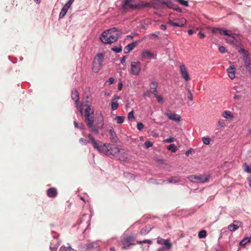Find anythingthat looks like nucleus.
Wrapping results in <instances>:
<instances>
[{"label": "nucleus", "instance_id": "1", "mask_svg": "<svg viewBox=\"0 0 251 251\" xmlns=\"http://www.w3.org/2000/svg\"><path fill=\"white\" fill-rule=\"evenodd\" d=\"M72 99L75 102L76 107L82 115H83L84 121L90 130L96 134L99 133V128H101L103 126V118L101 114L100 115V123L96 126L94 125V109L91 108L90 105L82 104L79 105L78 92L76 89L72 91Z\"/></svg>", "mask_w": 251, "mask_h": 251}, {"label": "nucleus", "instance_id": "2", "mask_svg": "<svg viewBox=\"0 0 251 251\" xmlns=\"http://www.w3.org/2000/svg\"><path fill=\"white\" fill-rule=\"evenodd\" d=\"M119 37V31L113 27L103 31L100 36V40L104 44H111L116 42Z\"/></svg>", "mask_w": 251, "mask_h": 251}, {"label": "nucleus", "instance_id": "3", "mask_svg": "<svg viewBox=\"0 0 251 251\" xmlns=\"http://www.w3.org/2000/svg\"><path fill=\"white\" fill-rule=\"evenodd\" d=\"M104 55L102 53L96 54L92 62V70L93 73H98L101 69L104 62Z\"/></svg>", "mask_w": 251, "mask_h": 251}, {"label": "nucleus", "instance_id": "4", "mask_svg": "<svg viewBox=\"0 0 251 251\" xmlns=\"http://www.w3.org/2000/svg\"><path fill=\"white\" fill-rule=\"evenodd\" d=\"M107 155H111L113 156H117V154L120 152L124 153L123 156L119 157V159L121 160H125L127 158V154L124 151V150L119 148L117 146L111 145L109 144Z\"/></svg>", "mask_w": 251, "mask_h": 251}, {"label": "nucleus", "instance_id": "5", "mask_svg": "<svg viewBox=\"0 0 251 251\" xmlns=\"http://www.w3.org/2000/svg\"><path fill=\"white\" fill-rule=\"evenodd\" d=\"M88 137L91 141L94 148L97 149L100 153L107 154V152L108 151L107 148H108L109 144H100L95 140L94 137L91 134H88Z\"/></svg>", "mask_w": 251, "mask_h": 251}, {"label": "nucleus", "instance_id": "6", "mask_svg": "<svg viewBox=\"0 0 251 251\" xmlns=\"http://www.w3.org/2000/svg\"><path fill=\"white\" fill-rule=\"evenodd\" d=\"M209 176L208 175H191L188 177V179L192 182L204 183L207 182L209 179Z\"/></svg>", "mask_w": 251, "mask_h": 251}, {"label": "nucleus", "instance_id": "7", "mask_svg": "<svg viewBox=\"0 0 251 251\" xmlns=\"http://www.w3.org/2000/svg\"><path fill=\"white\" fill-rule=\"evenodd\" d=\"M131 71L133 75H138L141 71V63L140 62H131Z\"/></svg>", "mask_w": 251, "mask_h": 251}, {"label": "nucleus", "instance_id": "8", "mask_svg": "<svg viewBox=\"0 0 251 251\" xmlns=\"http://www.w3.org/2000/svg\"><path fill=\"white\" fill-rule=\"evenodd\" d=\"M52 234H53V240L51 241L50 244V250L51 251H57L58 246L59 245V243L58 242L57 236H58L57 234L53 231L52 232Z\"/></svg>", "mask_w": 251, "mask_h": 251}, {"label": "nucleus", "instance_id": "9", "mask_svg": "<svg viewBox=\"0 0 251 251\" xmlns=\"http://www.w3.org/2000/svg\"><path fill=\"white\" fill-rule=\"evenodd\" d=\"M186 23V20L184 18H181L175 21L171 19L169 21V24L174 27H181L183 26Z\"/></svg>", "mask_w": 251, "mask_h": 251}, {"label": "nucleus", "instance_id": "10", "mask_svg": "<svg viewBox=\"0 0 251 251\" xmlns=\"http://www.w3.org/2000/svg\"><path fill=\"white\" fill-rule=\"evenodd\" d=\"M180 74L181 77L186 81L190 80V76L184 64H181L179 66Z\"/></svg>", "mask_w": 251, "mask_h": 251}, {"label": "nucleus", "instance_id": "11", "mask_svg": "<svg viewBox=\"0 0 251 251\" xmlns=\"http://www.w3.org/2000/svg\"><path fill=\"white\" fill-rule=\"evenodd\" d=\"M165 115L169 119L176 122H179L181 120V117L179 115L175 114L170 110H167Z\"/></svg>", "mask_w": 251, "mask_h": 251}, {"label": "nucleus", "instance_id": "12", "mask_svg": "<svg viewBox=\"0 0 251 251\" xmlns=\"http://www.w3.org/2000/svg\"><path fill=\"white\" fill-rule=\"evenodd\" d=\"M157 243L158 244L164 245L166 250H170L172 247V244L169 239H164L158 237L157 238Z\"/></svg>", "mask_w": 251, "mask_h": 251}, {"label": "nucleus", "instance_id": "13", "mask_svg": "<svg viewBox=\"0 0 251 251\" xmlns=\"http://www.w3.org/2000/svg\"><path fill=\"white\" fill-rule=\"evenodd\" d=\"M135 0H124V2L123 5V9H125L127 7L130 9H137L138 8V3H134Z\"/></svg>", "mask_w": 251, "mask_h": 251}, {"label": "nucleus", "instance_id": "14", "mask_svg": "<svg viewBox=\"0 0 251 251\" xmlns=\"http://www.w3.org/2000/svg\"><path fill=\"white\" fill-rule=\"evenodd\" d=\"M141 60H145L146 59H156V55L148 50H143L141 54Z\"/></svg>", "mask_w": 251, "mask_h": 251}, {"label": "nucleus", "instance_id": "15", "mask_svg": "<svg viewBox=\"0 0 251 251\" xmlns=\"http://www.w3.org/2000/svg\"><path fill=\"white\" fill-rule=\"evenodd\" d=\"M213 33L217 34L219 33L221 35H224L226 36L234 35V33H232L230 31H228L227 30H226L222 28L215 27L212 30Z\"/></svg>", "mask_w": 251, "mask_h": 251}, {"label": "nucleus", "instance_id": "16", "mask_svg": "<svg viewBox=\"0 0 251 251\" xmlns=\"http://www.w3.org/2000/svg\"><path fill=\"white\" fill-rule=\"evenodd\" d=\"M134 239L132 236H128L125 238L123 241V248L127 249L130 245H134Z\"/></svg>", "mask_w": 251, "mask_h": 251}, {"label": "nucleus", "instance_id": "17", "mask_svg": "<svg viewBox=\"0 0 251 251\" xmlns=\"http://www.w3.org/2000/svg\"><path fill=\"white\" fill-rule=\"evenodd\" d=\"M120 99V97L117 95H115L113 96L111 102V107L112 110H116L118 108L119 106L118 100Z\"/></svg>", "mask_w": 251, "mask_h": 251}, {"label": "nucleus", "instance_id": "18", "mask_svg": "<svg viewBox=\"0 0 251 251\" xmlns=\"http://www.w3.org/2000/svg\"><path fill=\"white\" fill-rule=\"evenodd\" d=\"M88 251H99L100 245L97 242H93L86 245Z\"/></svg>", "mask_w": 251, "mask_h": 251}, {"label": "nucleus", "instance_id": "19", "mask_svg": "<svg viewBox=\"0 0 251 251\" xmlns=\"http://www.w3.org/2000/svg\"><path fill=\"white\" fill-rule=\"evenodd\" d=\"M140 42V40H137L126 46L124 49L125 53H128L131 50H133L136 45Z\"/></svg>", "mask_w": 251, "mask_h": 251}, {"label": "nucleus", "instance_id": "20", "mask_svg": "<svg viewBox=\"0 0 251 251\" xmlns=\"http://www.w3.org/2000/svg\"><path fill=\"white\" fill-rule=\"evenodd\" d=\"M241 226V223L239 221H234L232 224L229 225L227 228L231 232L235 231Z\"/></svg>", "mask_w": 251, "mask_h": 251}, {"label": "nucleus", "instance_id": "21", "mask_svg": "<svg viewBox=\"0 0 251 251\" xmlns=\"http://www.w3.org/2000/svg\"><path fill=\"white\" fill-rule=\"evenodd\" d=\"M181 181V178L180 176H174L171 177L166 180L163 181V182H168L169 183H176Z\"/></svg>", "mask_w": 251, "mask_h": 251}, {"label": "nucleus", "instance_id": "22", "mask_svg": "<svg viewBox=\"0 0 251 251\" xmlns=\"http://www.w3.org/2000/svg\"><path fill=\"white\" fill-rule=\"evenodd\" d=\"M243 61L245 63V67L249 72H251V59L249 55H246L243 57Z\"/></svg>", "mask_w": 251, "mask_h": 251}, {"label": "nucleus", "instance_id": "23", "mask_svg": "<svg viewBox=\"0 0 251 251\" xmlns=\"http://www.w3.org/2000/svg\"><path fill=\"white\" fill-rule=\"evenodd\" d=\"M235 71H236V68L234 66H230L227 69V73L228 74V75L229 77L233 79L235 77Z\"/></svg>", "mask_w": 251, "mask_h": 251}, {"label": "nucleus", "instance_id": "24", "mask_svg": "<svg viewBox=\"0 0 251 251\" xmlns=\"http://www.w3.org/2000/svg\"><path fill=\"white\" fill-rule=\"evenodd\" d=\"M47 195L50 198H54L56 196L57 192L54 188H50L47 191Z\"/></svg>", "mask_w": 251, "mask_h": 251}, {"label": "nucleus", "instance_id": "25", "mask_svg": "<svg viewBox=\"0 0 251 251\" xmlns=\"http://www.w3.org/2000/svg\"><path fill=\"white\" fill-rule=\"evenodd\" d=\"M150 91L151 93L154 95H157V83L156 82H152L150 83Z\"/></svg>", "mask_w": 251, "mask_h": 251}, {"label": "nucleus", "instance_id": "26", "mask_svg": "<svg viewBox=\"0 0 251 251\" xmlns=\"http://www.w3.org/2000/svg\"><path fill=\"white\" fill-rule=\"evenodd\" d=\"M69 8V5H64L63 6L59 15V18L60 19H62L65 16Z\"/></svg>", "mask_w": 251, "mask_h": 251}, {"label": "nucleus", "instance_id": "27", "mask_svg": "<svg viewBox=\"0 0 251 251\" xmlns=\"http://www.w3.org/2000/svg\"><path fill=\"white\" fill-rule=\"evenodd\" d=\"M109 132L110 133V139L111 141L113 142H116L118 140V138L115 132L114 131V129L113 128L110 129L109 130Z\"/></svg>", "mask_w": 251, "mask_h": 251}, {"label": "nucleus", "instance_id": "28", "mask_svg": "<svg viewBox=\"0 0 251 251\" xmlns=\"http://www.w3.org/2000/svg\"><path fill=\"white\" fill-rule=\"evenodd\" d=\"M91 216L89 215L84 214L82 218L80 220V223H82L83 221H86L87 224V226H90Z\"/></svg>", "mask_w": 251, "mask_h": 251}, {"label": "nucleus", "instance_id": "29", "mask_svg": "<svg viewBox=\"0 0 251 251\" xmlns=\"http://www.w3.org/2000/svg\"><path fill=\"white\" fill-rule=\"evenodd\" d=\"M251 242V237H248L244 238L243 240H242L240 243L239 245L240 246H245L247 244Z\"/></svg>", "mask_w": 251, "mask_h": 251}, {"label": "nucleus", "instance_id": "30", "mask_svg": "<svg viewBox=\"0 0 251 251\" xmlns=\"http://www.w3.org/2000/svg\"><path fill=\"white\" fill-rule=\"evenodd\" d=\"M222 116L226 119H231L233 118V115L229 111H225L222 113Z\"/></svg>", "mask_w": 251, "mask_h": 251}, {"label": "nucleus", "instance_id": "31", "mask_svg": "<svg viewBox=\"0 0 251 251\" xmlns=\"http://www.w3.org/2000/svg\"><path fill=\"white\" fill-rule=\"evenodd\" d=\"M59 251H76V250H74V249L72 248L71 246H65L64 245L61 246Z\"/></svg>", "mask_w": 251, "mask_h": 251}, {"label": "nucleus", "instance_id": "32", "mask_svg": "<svg viewBox=\"0 0 251 251\" xmlns=\"http://www.w3.org/2000/svg\"><path fill=\"white\" fill-rule=\"evenodd\" d=\"M151 230V227L149 226H146L144 228H142L140 231L141 234H147Z\"/></svg>", "mask_w": 251, "mask_h": 251}, {"label": "nucleus", "instance_id": "33", "mask_svg": "<svg viewBox=\"0 0 251 251\" xmlns=\"http://www.w3.org/2000/svg\"><path fill=\"white\" fill-rule=\"evenodd\" d=\"M228 36L229 37L226 39V42L231 45H234L235 37L234 36V35H229Z\"/></svg>", "mask_w": 251, "mask_h": 251}, {"label": "nucleus", "instance_id": "34", "mask_svg": "<svg viewBox=\"0 0 251 251\" xmlns=\"http://www.w3.org/2000/svg\"><path fill=\"white\" fill-rule=\"evenodd\" d=\"M151 4L148 2H141L138 3V8L140 7H151Z\"/></svg>", "mask_w": 251, "mask_h": 251}, {"label": "nucleus", "instance_id": "35", "mask_svg": "<svg viewBox=\"0 0 251 251\" xmlns=\"http://www.w3.org/2000/svg\"><path fill=\"white\" fill-rule=\"evenodd\" d=\"M115 120L118 124H121L124 123L125 120V117L117 116L116 117Z\"/></svg>", "mask_w": 251, "mask_h": 251}, {"label": "nucleus", "instance_id": "36", "mask_svg": "<svg viewBox=\"0 0 251 251\" xmlns=\"http://www.w3.org/2000/svg\"><path fill=\"white\" fill-rule=\"evenodd\" d=\"M167 149L173 152H175L177 150V147L174 144H170L168 146Z\"/></svg>", "mask_w": 251, "mask_h": 251}, {"label": "nucleus", "instance_id": "37", "mask_svg": "<svg viewBox=\"0 0 251 251\" xmlns=\"http://www.w3.org/2000/svg\"><path fill=\"white\" fill-rule=\"evenodd\" d=\"M206 236V232L204 230L200 231L198 233V237L200 238H204Z\"/></svg>", "mask_w": 251, "mask_h": 251}, {"label": "nucleus", "instance_id": "38", "mask_svg": "<svg viewBox=\"0 0 251 251\" xmlns=\"http://www.w3.org/2000/svg\"><path fill=\"white\" fill-rule=\"evenodd\" d=\"M244 166L245 172L251 174V165H248L246 163H245Z\"/></svg>", "mask_w": 251, "mask_h": 251}, {"label": "nucleus", "instance_id": "39", "mask_svg": "<svg viewBox=\"0 0 251 251\" xmlns=\"http://www.w3.org/2000/svg\"><path fill=\"white\" fill-rule=\"evenodd\" d=\"M74 124L75 128H79L80 129H83L84 128V125L82 123L78 124L76 121H74Z\"/></svg>", "mask_w": 251, "mask_h": 251}, {"label": "nucleus", "instance_id": "40", "mask_svg": "<svg viewBox=\"0 0 251 251\" xmlns=\"http://www.w3.org/2000/svg\"><path fill=\"white\" fill-rule=\"evenodd\" d=\"M202 141L204 144L208 145L210 144V138L209 137H204L202 138Z\"/></svg>", "mask_w": 251, "mask_h": 251}, {"label": "nucleus", "instance_id": "41", "mask_svg": "<svg viewBox=\"0 0 251 251\" xmlns=\"http://www.w3.org/2000/svg\"><path fill=\"white\" fill-rule=\"evenodd\" d=\"M176 1L179 2L180 4L182 5H183L184 6H188V2L187 0H176Z\"/></svg>", "mask_w": 251, "mask_h": 251}, {"label": "nucleus", "instance_id": "42", "mask_svg": "<svg viewBox=\"0 0 251 251\" xmlns=\"http://www.w3.org/2000/svg\"><path fill=\"white\" fill-rule=\"evenodd\" d=\"M112 50L115 51L116 53H120L122 51V47H114L112 48Z\"/></svg>", "mask_w": 251, "mask_h": 251}, {"label": "nucleus", "instance_id": "43", "mask_svg": "<svg viewBox=\"0 0 251 251\" xmlns=\"http://www.w3.org/2000/svg\"><path fill=\"white\" fill-rule=\"evenodd\" d=\"M154 96L156 97L158 102L161 103H163V99L161 95H158L157 93V95H154Z\"/></svg>", "mask_w": 251, "mask_h": 251}, {"label": "nucleus", "instance_id": "44", "mask_svg": "<svg viewBox=\"0 0 251 251\" xmlns=\"http://www.w3.org/2000/svg\"><path fill=\"white\" fill-rule=\"evenodd\" d=\"M127 118L129 121L134 119V112L133 110L128 113Z\"/></svg>", "mask_w": 251, "mask_h": 251}, {"label": "nucleus", "instance_id": "45", "mask_svg": "<svg viewBox=\"0 0 251 251\" xmlns=\"http://www.w3.org/2000/svg\"><path fill=\"white\" fill-rule=\"evenodd\" d=\"M79 141L82 145H86L87 143L91 142L90 139L89 140H87L83 138L79 139Z\"/></svg>", "mask_w": 251, "mask_h": 251}, {"label": "nucleus", "instance_id": "46", "mask_svg": "<svg viewBox=\"0 0 251 251\" xmlns=\"http://www.w3.org/2000/svg\"><path fill=\"white\" fill-rule=\"evenodd\" d=\"M187 90L188 93V100H189L192 101L193 99V94H192V93L191 92V90L189 89H188V88L187 89Z\"/></svg>", "mask_w": 251, "mask_h": 251}, {"label": "nucleus", "instance_id": "47", "mask_svg": "<svg viewBox=\"0 0 251 251\" xmlns=\"http://www.w3.org/2000/svg\"><path fill=\"white\" fill-rule=\"evenodd\" d=\"M137 244H142L143 243H148L151 244L152 243L151 240H144L143 241H139L137 242Z\"/></svg>", "mask_w": 251, "mask_h": 251}, {"label": "nucleus", "instance_id": "48", "mask_svg": "<svg viewBox=\"0 0 251 251\" xmlns=\"http://www.w3.org/2000/svg\"><path fill=\"white\" fill-rule=\"evenodd\" d=\"M145 148L148 149L151 147L153 145L152 143L150 141H146L145 143Z\"/></svg>", "mask_w": 251, "mask_h": 251}, {"label": "nucleus", "instance_id": "49", "mask_svg": "<svg viewBox=\"0 0 251 251\" xmlns=\"http://www.w3.org/2000/svg\"><path fill=\"white\" fill-rule=\"evenodd\" d=\"M175 141V138L173 137H170L169 138L164 139L163 140L164 143H171Z\"/></svg>", "mask_w": 251, "mask_h": 251}, {"label": "nucleus", "instance_id": "50", "mask_svg": "<svg viewBox=\"0 0 251 251\" xmlns=\"http://www.w3.org/2000/svg\"><path fill=\"white\" fill-rule=\"evenodd\" d=\"M144 125L142 123L139 122V123H137V128L138 130H141L144 128Z\"/></svg>", "mask_w": 251, "mask_h": 251}, {"label": "nucleus", "instance_id": "51", "mask_svg": "<svg viewBox=\"0 0 251 251\" xmlns=\"http://www.w3.org/2000/svg\"><path fill=\"white\" fill-rule=\"evenodd\" d=\"M218 126L220 127H224L225 126V122L224 120H220L218 121Z\"/></svg>", "mask_w": 251, "mask_h": 251}, {"label": "nucleus", "instance_id": "52", "mask_svg": "<svg viewBox=\"0 0 251 251\" xmlns=\"http://www.w3.org/2000/svg\"><path fill=\"white\" fill-rule=\"evenodd\" d=\"M239 53H243L244 54V56H246V55H248V52L247 50H246L244 49L243 48H241L239 50Z\"/></svg>", "mask_w": 251, "mask_h": 251}, {"label": "nucleus", "instance_id": "53", "mask_svg": "<svg viewBox=\"0 0 251 251\" xmlns=\"http://www.w3.org/2000/svg\"><path fill=\"white\" fill-rule=\"evenodd\" d=\"M219 50L221 53H224L226 52V50L224 46H220L219 48Z\"/></svg>", "mask_w": 251, "mask_h": 251}, {"label": "nucleus", "instance_id": "54", "mask_svg": "<svg viewBox=\"0 0 251 251\" xmlns=\"http://www.w3.org/2000/svg\"><path fill=\"white\" fill-rule=\"evenodd\" d=\"M114 78L113 77H110L107 80V82L108 83V85H110L114 82Z\"/></svg>", "mask_w": 251, "mask_h": 251}, {"label": "nucleus", "instance_id": "55", "mask_svg": "<svg viewBox=\"0 0 251 251\" xmlns=\"http://www.w3.org/2000/svg\"><path fill=\"white\" fill-rule=\"evenodd\" d=\"M162 3L166 4L167 5V6L170 7V8L172 7L173 6V3L172 2H171V1H169V2H165L163 0Z\"/></svg>", "mask_w": 251, "mask_h": 251}, {"label": "nucleus", "instance_id": "56", "mask_svg": "<svg viewBox=\"0 0 251 251\" xmlns=\"http://www.w3.org/2000/svg\"><path fill=\"white\" fill-rule=\"evenodd\" d=\"M79 249L81 251H86V250H88L86 248V245L80 246Z\"/></svg>", "mask_w": 251, "mask_h": 251}, {"label": "nucleus", "instance_id": "57", "mask_svg": "<svg viewBox=\"0 0 251 251\" xmlns=\"http://www.w3.org/2000/svg\"><path fill=\"white\" fill-rule=\"evenodd\" d=\"M123 83L121 82H120L118 84V89L119 90H121L123 88Z\"/></svg>", "mask_w": 251, "mask_h": 251}, {"label": "nucleus", "instance_id": "58", "mask_svg": "<svg viewBox=\"0 0 251 251\" xmlns=\"http://www.w3.org/2000/svg\"><path fill=\"white\" fill-rule=\"evenodd\" d=\"M75 0H69L65 4L67 5H69V7L72 4V3L74 2Z\"/></svg>", "mask_w": 251, "mask_h": 251}, {"label": "nucleus", "instance_id": "59", "mask_svg": "<svg viewBox=\"0 0 251 251\" xmlns=\"http://www.w3.org/2000/svg\"><path fill=\"white\" fill-rule=\"evenodd\" d=\"M198 35L201 38H203L205 37L204 34L203 33H202L201 32H199L198 34Z\"/></svg>", "mask_w": 251, "mask_h": 251}, {"label": "nucleus", "instance_id": "60", "mask_svg": "<svg viewBox=\"0 0 251 251\" xmlns=\"http://www.w3.org/2000/svg\"><path fill=\"white\" fill-rule=\"evenodd\" d=\"M126 56H124L121 59V63L123 64L125 61H126Z\"/></svg>", "mask_w": 251, "mask_h": 251}, {"label": "nucleus", "instance_id": "61", "mask_svg": "<svg viewBox=\"0 0 251 251\" xmlns=\"http://www.w3.org/2000/svg\"><path fill=\"white\" fill-rule=\"evenodd\" d=\"M160 28L161 29L165 30L166 29V26L165 25H161L160 26Z\"/></svg>", "mask_w": 251, "mask_h": 251}, {"label": "nucleus", "instance_id": "62", "mask_svg": "<svg viewBox=\"0 0 251 251\" xmlns=\"http://www.w3.org/2000/svg\"><path fill=\"white\" fill-rule=\"evenodd\" d=\"M194 33V31L192 29H189L188 30V34L190 35H192Z\"/></svg>", "mask_w": 251, "mask_h": 251}, {"label": "nucleus", "instance_id": "63", "mask_svg": "<svg viewBox=\"0 0 251 251\" xmlns=\"http://www.w3.org/2000/svg\"><path fill=\"white\" fill-rule=\"evenodd\" d=\"M159 34V32H154V33H151V35H153V36H155L156 37H158V34Z\"/></svg>", "mask_w": 251, "mask_h": 251}, {"label": "nucleus", "instance_id": "64", "mask_svg": "<svg viewBox=\"0 0 251 251\" xmlns=\"http://www.w3.org/2000/svg\"><path fill=\"white\" fill-rule=\"evenodd\" d=\"M191 153V149H190V150H187L186 151L185 154L187 156H188L189 155V154H190Z\"/></svg>", "mask_w": 251, "mask_h": 251}]
</instances>
